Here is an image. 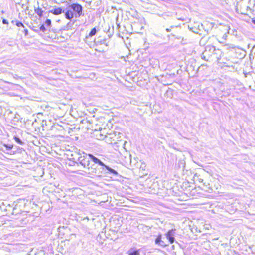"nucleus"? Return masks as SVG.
Returning a JSON list of instances; mask_svg holds the SVG:
<instances>
[{"instance_id": "obj_13", "label": "nucleus", "mask_w": 255, "mask_h": 255, "mask_svg": "<svg viewBox=\"0 0 255 255\" xmlns=\"http://www.w3.org/2000/svg\"><path fill=\"white\" fill-rule=\"evenodd\" d=\"M45 23L47 26H50L51 24V21L50 19H47L45 21Z\"/></svg>"}, {"instance_id": "obj_15", "label": "nucleus", "mask_w": 255, "mask_h": 255, "mask_svg": "<svg viewBox=\"0 0 255 255\" xmlns=\"http://www.w3.org/2000/svg\"><path fill=\"white\" fill-rule=\"evenodd\" d=\"M105 167H106V169H108L109 171H110L111 172L114 173L116 172L113 169L110 168L109 167L106 166H105Z\"/></svg>"}, {"instance_id": "obj_4", "label": "nucleus", "mask_w": 255, "mask_h": 255, "mask_svg": "<svg viewBox=\"0 0 255 255\" xmlns=\"http://www.w3.org/2000/svg\"><path fill=\"white\" fill-rule=\"evenodd\" d=\"M174 231V230L173 229L169 230L165 234V236L170 244H173L175 241Z\"/></svg>"}, {"instance_id": "obj_16", "label": "nucleus", "mask_w": 255, "mask_h": 255, "mask_svg": "<svg viewBox=\"0 0 255 255\" xmlns=\"http://www.w3.org/2000/svg\"><path fill=\"white\" fill-rule=\"evenodd\" d=\"M2 22H3V23H4V24H8L7 21H6V20H5V19H3V20H2Z\"/></svg>"}, {"instance_id": "obj_19", "label": "nucleus", "mask_w": 255, "mask_h": 255, "mask_svg": "<svg viewBox=\"0 0 255 255\" xmlns=\"http://www.w3.org/2000/svg\"><path fill=\"white\" fill-rule=\"evenodd\" d=\"M166 31H167L169 32V31H170V30H169V29H166Z\"/></svg>"}, {"instance_id": "obj_20", "label": "nucleus", "mask_w": 255, "mask_h": 255, "mask_svg": "<svg viewBox=\"0 0 255 255\" xmlns=\"http://www.w3.org/2000/svg\"><path fill=\"white\" fill-rule=\"evenodd\" d=\"M142 165L144 167H145V165L144 164H142Z\"/></svg>"}, {"instance_id": "obj_12", "label": "nucleus", "mask_w": 255, "mask_h": 255, "mask_svg": "<svg viewBox=\"0 0 255 255\" xmlns=\"http://www.w3.org/2000/svg\"><path fill=\"white\" fill-rule=\"evenodd\" d=\"M16 25L18 27H24L23 24L21 22H20V21L17 22Z\"/></svg>"}, {"instance_id": "obj_8", "label": "nucleus", "mask_w": 255, "mask_h": 255, "mask_svg": "<svg viewBox=\"0 0 255 255\" xmlns=\"http://www.w3.org/2000/svg\"><path fill=\"white\" fill-rule=\"evenodd\" d=\"M52 14L58 15L62 13V9L61 8H55L50 11Z\"/></svg>"}, {"instance_id": "obj_11", "label": "nucleus", "mask_w": 255, "mask_h": 255, "mask_svg": "<svg viewBox=\"0 0 255 255\" xmlns=\"http://www.w3.org/2000/svg\"><path fill=\"white\" fill-rule=\"evenodd\" d=\"M14 139L15 140V141L16 142H17L18 143H19L20 144H22V142L21 141V140L18 137H14Z\"/></svg>"}, {"instance_id": "obj_1", "label": "nucleus", "mask_w": 255, "mask_h": 255, "mask_svg": "<svg viewBox=\"0 0 255 255\" xmlns=\"http://www.w3.org/2000/svg\"><path fill=\"white\" fill-rule=\"evenodd\" d=\"M82 12V7L78 3L70 5L65 12V18L70 20L72 18L79 17Z\"/></svg>"}, {"instance_id": "obj_3", "label": "nucleus", "mask_w": 255, "mask_h": 255, "mask_svg": "<svg viewBox=\"0 0 255 255\" xmlns=\"http://www.w3.org/2000/svg\"><path fill=\"white\" fill-rule=\"evenodd\" d=\"M155 243L158 246L163 248H165L168 245V244L164 240V238H162L161 234H159L157 236L155 240Z\"/></svg>"}, {"instance_id": "obj_9", "label": "nucleus", "mask_w": 255, "mask_h": 255, "mask_svg": "<svg viewBox=\"0 0 255 255\" xmlns=\"http://www.w3.org/2000/svg\"><path fill=\"white\" fill-rule=\"evenodd\" d=\"M35 11L40 17H42L43 15V11L40 8L38 7L35 10Z\"/></svg>"}, {"instance_id": "obj_6", "label": "nucleus", "mask_w": 255, "mask_h": 255, "mask_svg": "<svg viewBox=\"0 0 255 255\" xmlns=\"http://www.w3.org/2000/svg\"><path fill=\"white\" fill-rule=\"evenodd\" d=\"M87 155L89 157L90 159H91L96 164H98L101 166H105V164L99 159L93 156L91 154H88Z\"/></svg>"}, {"instance_id": "obj_10", "label": "nucleus", "mask_w": 255, "mask_h": 255, "mask_svg": "<svg viewBox=\"0 0 255 255\" xmlns=\"http://www.w3.org/2000/svg\"><path fill=\"white\" fill-rule=\"evenodd\" d=\"M96 32H97V30H96V28H93V29H92V30L90 32L89 36L92 37V36L95 35L96 33Z\"/></svg>"}, {"instance_id": "obj_17", "label": "nucleus", "mask_w": 255, "mask_h": 255, "mask_svg": "<svg viewBox=\"0 0 255 255\" xmlns=\"http://www.w3.org/2000/svg\"><path fill=\"white\" fill-rule=\"evenodd\" d=\"M7 148H8L9 149H11L13 148V145H10L9 146H7V145H5Z\"/></svg>"}, {"instance_id": "obj_2", "label": "nucleus", "mask_w": 255, "mask_h": 255, "mask_svg": "<svg viewBox=\"0 0 255 255\" xmlns=\"http://www.w3.org/2000/svg\"><path fill=\"white\" fill-rule=\"evenodd\" d=\"M111 127L112 128V126H108L107 125V128L106 127L104 128L103 129H102L100 131V134L103 136L101 138L102 139H104V138H109L110 140L109 141L111 142H115L116 140L115 138L116 137V132L111 129H110L109 128Z\"/></svg>"}, {"instance_id": "obj_18", "label": "nucleus", "mask_w": 255, "mask_h": 255, "mask_svg": "<svg viewBox=\"0 0 255 255\" xmlns=\"http://www.w3.org/2000/svg\"><path fill=\"white\" fill-rule=\"evenodd\" d=\"M252 21L254 24H255V18H253L252 19Z\"/></svg>"}, {"instance_id": "obj_14", "label": "nucleus", "mask_w": 255, "mask_h": 255, "mask_svg": "<svg viewBox=\"0 0 255 255\" xmlns=\"http://www.w3.org/2000/svg\"><path fill=\"white\" fill-rule=\"evenodd\" d=\"M40 29L43 32H44L46 30V28L43 25H41V26L40 27Z\"/></svg>"}, {"instance_id": "obj_7", "label": "nucleus", "mask_w": 255, "mask_h": 255, "mask_svg": "<svg viewBox=\"0 0 255 255\" xmlns=\"http://www.w3.org/2000/svg\"><path fill=\"white\" fill-rule=\"evenodd\" d=\"M127 254L128 255H140V249L131 248L128 251Z\"/></svg>"}, {"instance_id": "obj_5", "label": "nucleus", "mask_w": 255, "mask_h": 255, "mask_svg": "<svg viewBox=\"0 0 255 255\" xmlns=\"http://www.w3.org/2000/svg\"><path fill=\"white\" fill-rule=\"evenodd\" d=\"M88 156L87 154L85 156H81L79 158L80 163L84 167L88 166L90 164V160L87 157Z\"/></svg>"}]
</instances>
